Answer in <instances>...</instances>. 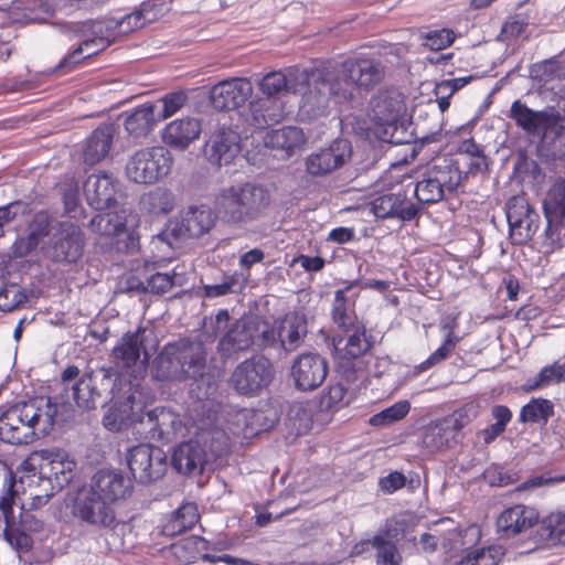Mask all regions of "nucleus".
Segmentation results:
<instances>
[{"label": "nucleus", "instance_id": "nucleus-1", "mask_svg": "<svg viewBox=\"0 0 565 565\" xmlns=\"http://www.w3.org/2000/svg\"><path fill=\"white\" fill-rule=\"evenodd\" d=\"M384 76V65L370 57L348 58L337 66H324L311 73L303 71L296 75V79L307 86L300 108L312 118L326 115L332 106L351 99L358 88L371 89Z\"/></svg>", "mask_w": 565, "mask_h": 565}, {"label": "nucleus", "instance_id": "nucleus-2", "mask_svg": "<svg viewBox=\"0 0 565 565\" xmlns=\"http://www.w3.org/2000/svg\"><path fill=\"white\" fill-rule=\"evenodd\" d=\"M71 420V402L65 394L35 397L21 402L0 415V440L10 445H28L57 428L67 430Z\"/></svg>", "mask_w": 565, "mask_h": 565}, {"label": "nucleus", "instance_id": "nucleus-3", "mask_svg": "<svg viewBox=\"0 0 565 565\" xmlns=\"http://www.w3.org/2000/svg\"><path fill=\"white\" fill-rule=\"evenodd\" d=\"M149 6L143 3L140 9L121 18H109L106 21L77 22L73 28V39H77V47L73 50V64L77 57H90L107 47L115 33L127 34L142 28L151 19Z\"/></svg>", "mask_w": 565, "mask_h": 565}, {"label": "nucleus", "instance_id": "nucleus-4", "mask_svg": "<svg viewBox=\"0 0 565 565\" xmlns=\"http://www.w3.org/2000/svg\"><path fill=\"white\" fill-rule=\"evenodd\" d=\"M207 351L201 340L179 339L168 343L153 362L159 381H185L203 377Z\"/></svg>", "mask_w": 565, "mask_h": 565}, {"label": "nucleus", "instance_id": "nucleus-5", "mask_svg": "<svg viewBox=\"0 0 565 565\" xmlns=\"http://www.w3.org/2000/svg\"><path fill=\"white\" fill-rule=\"evenodd\" d=\"M270 203L267 189L254 183L223 189L217 210L223 220L234 224H248L258 220Z\"/></svg>", "mask_w": 565, "mask_h": 565}, {"label": "nucleus", "instance_id": "nucleus-6", "mask_svg": "<svg viewBox=\"0 0 565 565\" xmlns=\"http://www.w3.org/2000/svg\"><path fill=\"white\" fill-rule=\"evenodd\" d=\"M15 483L10 481L8 491L0 498V511L3 512L6 541L19 552H28L33 545L31 532H39L43 527L42 520L26 509V503L14 489Z\"/></svg>", "mask_w": 565, "mask_h": 565}, {"label": "nucleus", "instance_id": "nucleus-7", "mask_svg": "<svg viewBox=\"0 0 565 565\" xmlns=\"http://www.w3.org/2000/svg\"><path fill=\"white\" fill-rule=\"evenodd\" d=\"M462 181L459 162L452 158H439L422 174L414 193L424 204L437 203L447 193H454Z\"/></svg>", "mask_w": 565, "mask_h": 565}, {"label": "nucleus", "instance_id": "nucleus-8", "mask_svg": "<svg viewBox=\"0 0 565 565\" xmlns=\"http://www.w3.org/2000/svg\"><path fill=\"white\" fill-rule=\"evenodd\" d=\"M40 456L44 461L41 465V473L47 479L52 491L61 492L64 490L63 503L55 508L54 515L60 521L68 522L71 518V459L66 449L51 447L42 449Z\"/></svg>", "mask_w": 565, "mask_h": 565}, {"label": "nucleus", "instance_id": "nucleus-9", "mask_svg": "<svg viewBox=\"0 0 565 565\" xmlns=\"http://www.w3.org/2000/svg\"><path fill=\"white\" fill-rule=\"evenodd\" d=\"M173 157L161 146L136 151L127 161L126 175L138 184H153L164 179L172 169Z\"/></svg>", "mask_w": 565, "mask_h": 565}, {"label": "nucleus", "instance_id": "nucleus-10", "mask_svg": "<svg viewBox=\"0 0 565 565\" xmlns=\"http://www.w3.org/2000/svg\"><path fill=\"white\" fill-rule=\"evenodd\" d=\"M273 376L274 369L269 360L253 356L234 369L230 384L241 395H253L268 386Z\"/></svg>", "mask_w": 565, "mask_h": 565}, {"label": "nucleus", "instance_id": "nucleus-11", "mask_svg": "<svg viewBox=\"0 0 565 565\" xmlns=\"http://www.w3.org/2000/svg\"><path fill=\"white\" fill-rule=\"evenodd\" d=\"M128 467L140 483H150L160 479L167 470L164 451L149 444L132 447L127 456Z\"/></svg>", "mask_w": 565, "mask_h": 565}, {"label": "nucleus", "instance_id": "nucleus-12", "mask_svg": "<svg viewBox=\"0 0 565 565\" xmlns=\"http://www.w3.org/2000/svg\"><path fill=\"white\" fill-rule=\"evenodd\" d=\"M351 156V142L348 139L337 138L306 158V171L312 177H326L341 169Z\"/></svg>", "mask_w": 565, "mask_h": 565}, {"label": "nucleus", "instance_id": "nucleus-13", "mask_svg": "<svg viewBox=\"0 0 565 565\" xmlns=\"http://www.w3.org/2000/svg\"><path fill=\"white\" fill-rule=\"evenodd\" d=\"M182 431L183 424L180 416L163 407L149 412L143 411L138 428L141 438L157 441H171Z\"/></svg>", "mask_w": 565, "mask_h": 565}, {"label": "nucleus", "instance_id": "nucleus-14", "mask_svg": "<svg viewBox=\"0 0 565 565\" xmlns=\"http://www.w3.org/2000/svg\"><path fill=\"white\" fill-rule=\"evenodd\" d=\"M214 225L212 210L206 205H191L180 217L169 222L164 235L178 241L200 237Z\"/></svg>", "mask_w": 565, "mask_h": 565}, {"label": "nucleus", "instance_id": "nucleus-15", "mask_svg": "<svg viewBox=\"0 0 565 565\" xmlns=\"http://www.w3.org/2000/svg\"><path fill=\"white\" fill-rule=\"evenodd\" d=\"M507 218L511 238L518 244L531 239L539 228L540 216L522 195H515L508 201Z\"/></svg>", "mask_w": 565, "mask_h": 565}, {"label": "nucleus", "instance_id": "nucleus-16", "mask_svg": "<svg viewBox=\"0 0 565 565\" xmlns=\"http://www.w3.org/2000/svg\"><path fill=\"white\" fill-rule=\"evenodd\" d=\"M253 334V317L239 318L232 322L216 347L221 359L237 360L242 353L254 350Z\"/></svg>", "mask_w": 565, "mask_h": 565}, {"label": "nucleus", "instance_id": "nucleus-17", "mask_svg": "<svg viewBox=\"0 0 565 565\" xmlns=\"http://www.w3.org/2000/svg\"><path fill=\"white\" fill-rule=\"evenodd\" d=\"M509 117L516 127L533 136L542 135L553 122L562 120L559 110L554 106L534 110L520 99L512 103Z\"/></svg>", "mask_w": 565, "mask_h": 565}, {"label": "nucleus", "instance_id": "nucleus-18", "mask_svg": "<svg viewBox=\"0 0 565 565\" xmlns=\"http://www.w3.org/2000/svg\"><path fill=\"white\" fill-rule=\"evenodd\" d=\"M370 106L376 130L406 118L407 106L405 96L397 89L377 92L372 97Z\"/></svg>", "mask_w": 565, "mask_h": 565}, {"label": "nucleus", "instance_id": "nucleus-19", "mask_svg": "<svg viewBox=\"0 0 565 565\" xmlns=\"http://www.w3.org/2000/svg\"><path fill=\"white\" fill-rule=\"evenodd\" d=\"M145 403L140 395L130 393L121 402H115L103 418L104 426L110 431H121L129 426L138 434L140 419L143 416Z\"/></svg>", "mask_w": 565, "mask_h": 565}, {"label": "nucleus", "instance_id": "nucleus-20", "mask_svg": "<svg viewBox=\"0 0 565 565\" xmlns=\"http://www.w3.org/2000/svg\"><path fill=\"white\" fill-rule=\"evenodd\" d=\"M328 375V363L318 353H302L291 365V376L300 391H312L319 387Z\"/></svg>", "mask_w": 565, "mask_h": 565}, {"label": "nucleus", "instance_id": "nucleus-21", "mask_svg": "<svg viewBox=\"0 0 565 565\" xmlns=\"http://www.w3.org/2000/svg\"><path fill=\"white\" fill-rule=\"evenodd\" d=\"M253 94V85L246 78L224 79L210 90V99L215 109L234 110L242 107Z\"/></svg>", "mask_w": 565, "mask_h": 565}, {"label": "nucleus", "instance_id": "nucleus-22", "mask_svg": "<svg viewBox=\"0 0 565 565\" xmlns=\"http://www.w3.org/2000/svg\"><path fill=\"white\" fill-rule=\"evenodd\" d=\"M113 207V211L96 214L89 221L88 225L92 232L102 237L118 238L126 236L132 239L130 227L135 216L131 211L124 206L119 207L117 204Z\"/></svg>", "mask_w": 565, "mask_h": 565}, {"label": "nucleus", "instance_id": "nucleus-23", "mask_svg": "<svg viewBox=\"0 0 565 565\" xmlns=\"http://www.w3.org/2000/svg\"><path fill=\"white\" fill-rule=\"evenodd\" d=\"M152 331L146 328H138L136 332L125 334L113 350V356L117 364L122 367L136 365L143 353L142 363L150 358L148 341L152 339Z\"/></svg>", "mask_w": 565, "mask_h": 565}, {"label": "nucleus", "instance_id": "nucleus-24", "mask_svg": "<svg viewBox=\"0 0 565 565\" xmlns=\"http://www.w3.org/2000/svg\"><path fill=\"white\" fill-rule=\"evenodd\" d=\"M77 515L93 525L111 527L116 523V516L110 502L93 494L90 490L83 489L77 493Z\"/></svg>", "mask_w": 565, "mask_h": 565}, {"label": "nucleus", "instance_id": "nucleus-25", "mask_svg": "<svg viewBox=\"0 0 565 565\" xmlns=\"http://www.w3.org/2000/svg\"><path fill=\"white\" fill-rule=\"evenodd\" d=\"M87 203L95 210L111 209L117 204L118 182L106 172L90 174L83 185Z\"/></svg>", "mask_w": 565, "mask_h": 565}, {"label": "nucleus", "instance_id": "nucleus-26", "mask_svg": "<svg viewBox=\"0 0 565 565\" xmlns=\"http://www.w3.org/2000/svg\"><path fill=\"white\" fill-rule=\"evenodd\" d=\"M88 490L111 503L126 499L131 493L132 483L121 471L99 470L94 475Z\"/></svg>", "mask_w": 565, "mask_h": 565}, {"label": "nucleus", "instance_id": "nucleus-27", "mask_svg": "<svg viewBox=\"0 0 565 565\" xmlns=\"http://www.w3.org/2000/svg\"><path fill=\"white\" fill-rule=\"evenodd\" d=\"M371 211L376 217L402 221L414 220L419 210L403 192L383 194L371 202Z\"/></svg>", "mask_w": 565, "mask_h": 565}, {"label": "nucleus", "instance_id": "nucleus-28", "mask_svg": "<svg viewBox=\"0 0 565 565\" xmlns=\"http://www.w3.org/2000/svg\"><path fill=\"white\" fill-rule=\"evenodd\" d=\"M171 462L173 468L182 475H200L209 463L206 449L195 437L174 449Z\"/></svg>", "mask_w": 565, "mask_h": 565}, {"label": "nucleus", "instance_id": "nucleus-29", "mask_svg": "<svg viewBox=\"0 0 565 565\" xmlns=\"http://www.w3.org/2000/svg\"><path fill=\"white\" fill-rule=\"evenodd\" d=\"M116 127L111 122L100 124L84 141L82 156L86 164L93 166L104 160L113 146Z\"/></svg>", "mask_w": 565, "mask_h": 565}, {"label": "nucleus", "instance_id": "nucleus-30", "mask_svg": "<svg viewBox=\"0 0 565 565\" xmlns=\"http://www.w3.org/2000/svg\"><path fill=\"white\" fill-rule=\"evenodd\" d=\"M53 226L55 222L51 221L46 212L35 213L26 227V235L19 237L12 246L14 256L20 258L28 256L51 231L53 232Z\"/></svg>", "mask_w": 565, "mask_h": 565}, {"label": "nucleus", "instance_id": "nucleus-31", "mask_svg": "<svg viewBox=\"0 0 565 565\" xmlns=\"http://www.w3.org/2000/svg\"><path fill=\"white\" fill-rule=\"evenodd\" d=\"M539 520L535 509L516 504L504 510L497 520L498 531L508 537L515 536L533 527Z\"/></svg>", "mask_w": 565, "mask_h": 565}, {"label": "nucleus", "instance_id": "nucleus-32", "mask_svg": "<svg viewBox=\"0 0 565 565\" xmlns=\"http://www.w3.org/2000/svg\"><path fill=\"white\" fill-rule=\"evenodd\" d=\"M157 108L152 103H145L122 115L125 131L131 139L143 140L150 135L158 122Z\"/></svg>", "mask_w": 565, "mask_h": 565}, {"label": "nucleus", "instance_id": "nucleus-33", "mask_svg": "<svg viewBox=\"0 0 565 565\" xmlns=\"http://www.w3.org/2000/svg\"><path fill=\"white\" fill-rule=\"evenodd\" d=\"M201 134V122L198 118L183 117L168 124L163 130L162 139L168 146L184 150Z\"/></svg>", "mask_w": 565, "mask_h": 565}, {"label": "nucleus", "instance_id": "nucleus-34", "mask_svg": "<svg viewBox=\"0 0 565 565\" xmlns=\"http://www.w3.org/2000/svg\"><path fill=\"white\" fill-rule=\"evenodd\" d=\"M277 329L281 334L282 358L297 350L307 335V319L298 312H289L282 319L276 320Z\"/></svg>", "mask_w": 565, "mask_h": 565}, {"label": "nucleus", "instance_id": "nucleus-35", "mask_svg": "<svg viewBox=\"0 0 565 565\" xmlns=\"http://www.w3.org/2000/svg\"><path fill=\"white\" fill-rule=\"evenodd\" d=\"M239 150L238 135L232 130H221L211 137L206 154L212 163L223 166L231 163Z\"/></svg>", "mask_w": 565, "mask_h": 565}, {"label": "nucleus", "instance_id": "nucleus-36", "mask_svg": "<svg viewBox=\"0 0 565 565\" xmlns=\"http://www.w3.org/2000/svg\"><path fill=\"white\" fill-rule=\"evenodd\" d=\"M364 553H375L377 565H399L402 562L396 545L382 535H375L372 540L362 541L354 545L352 555Z\"/></svg>", "mask_w": 565, "mask_h": 565}, {"label": "nucleus", "instance_id": "nucleus-37", "mask_svg": "<svg viewBox=\"0 0 565 565\" xmlns=\"http://www.w3.org/2000/svg\"><path fill=\"white\" fill-rule=\"evenodd\" d=\"M253 337H254V350L269 351L276 354L278 358H282L281 354V334L279 333L276 324L260 317H253Z\"/></svg>", "mask_w": 565, "mask_h": 565}, {"label": "nucleus", "instance_id": "nucleus-38", "mask_svg": "<svg viewBox=\"0 0 565 565\" xmlns=\"http://www.w3.org/2000/svg\"><path fill=\"white\" fill-rule=\"evenodd\" d=\"M344 337L333 338V347L340 358L355 359L366 353L371 347L365 337L364 327L354 323Z\"/></svg>", "mask_w": 565, "mask_h": 565}, {"label": "nucleus", "instance_id": "nucleus-39", "mask_svg": "<svg viewBox=\"0 0 565 565\" xmlns=\"http://www.w3.org/2000/svg\"><path fill=\"white\" fill-rule=\"evenodd\" d=\"M305 142V135L297 127H284L268 131L264 137L266 147L280 152L282 158L290 157Z\"/></svg>", "mask_w": 565, "mask_h": 565}, {"label": "nucleus", "instance_id": "nucleus-40", "mask_svg": "<svg viewBox=\"0 0 565 565\" xmlns=\"http://www.w3.org/2000/svg\"><path fill=\"white\" fill-rule=\"evenodd\" d=\"M455 435L456 431L451 423L447 422L445 418L425 428L422 437V446L430 454L440 451L449 447Z\"/></svg>", "mask_w": 565, "mask_h": 565}, {"label": "nucleus", "instance_id": "nucleus-41", "mask_svg": "<svg viewBox=\"0 0 565 565\" xmlns=\"http://www.w3.org/2000/svg\"><path fill=\"white\" fill-rule=\"evenodd\" d=\"M539 150L551 159H565V126L561 121L553 122L541 135Z\"/></svg>", "mask_w": 565, "mask_h": 565}, {"label": "nucleus", "instance_id": "nucleus-42", "mask_svg": "<svg viewBox=\"0 0 565 565\" xmlns=\"http://www.w3.org/2000/svg\"><path fill=\"white\" fill-rule=\"evenodd\" d=\"M71 252V223L55 221L46 255L54 262H68Z\"/></svg>", "mask_w": 565, "mask_h": 565}, {"label": "nucleus", "instance_id": "nucleus-43", "mask_svg": "<svg viewBox=\"0 0 565 565\" xmlns=\"http://www.w3.org/2000/svg\"><path fill=\"white\" fill-rule=\"evenodd\" d=\"M545 218L565 222V179H557L548 188L543 200Z\"/></svg>", "mask_w": 565, "mask_h": 565}, {"label": "nucleus", "instance_id": "nucleus-44", "mask_svg": "<svg viewBox=\"0 0 565 565\" xmlns=\"http://www.w3.org/2000/svg\"><path fill=\"white\" fill-rule=\"evenodd\" d=\"M199 521L198 508L194 503L180 507L163 525V534L174 536L192 529Z\"/></svg>", "mask_w": 565, "mask_h": 565}, {"label": "nucleus", "instance_id": "nucleus-45", "mask_svg": "<svg viewBox=\"0 0 565 565\" xmlns=\"http://www.w3.org/2000/svg\"><path fill=\"white\" fill-rule=\"evenodd\" d=\"M359 280L349 282L343 289L335 291L334 301L332 306V318L334 323L343 331H349L351 327H354L356 317L350 311L349 300L347 294L354 287L358 286Z\"/></svg>", "mask_w": 565, "mask_h": 565}, {"label": "nucleus", "instance_id": "nucleus-46", "mask_svg": "<svg viewBox=\"0 0 565 565\" xmlns=\"http://www.w3.org/2000/svg\"><path fill=\"white\" fill-rule=\"evenodd\" d=\"M142 204L153 214H169L174 210L175 195L166 188H156L142 198Z\"/></svg>", "mask_w": 565, "mask_h": 565}, {"label": "nucleus", "instance_id": "nucleus-47", "mask_svg": "<svg viewBox=\"0 0 565 565\" xmlns=\"http://www.w3.org/2000/svg\"><path fill=\"white\" fill-rule=\"evenodd\" d=\"M201 445L206 449L207 461L215 460L228 450V437L223 430H203L196 434Z\"/></svg>", "mask_w": 565, "mask_h": 565}, {"label": "nucleus", "instance_id": "nucleus-48", "mask_svg": "<svg viewBox=\"0 0 565 565\" xmlns=\"http://www.w3.org/2000/svg\"><path fill=\"white\" fill-rule=\"evenodd\" d=\"M73 398L78 407L83 409H92L96 407L100 393L93 385L92 375L83 376L75 385H73Z\"/></svg>", "mask_w": 565, "mask_h": 565}, {"label": "nucleus", "instance_id": "nucleus-49", "mask_svg": "<svg viewBox=\"0 0 565 565\" xmlns=\"http://www.w3.org/2000/svg\"><path fill=\"white\" fill-rule=\"evenodd\" d=\"M259 89L268 97L280 95L282 92H298L291 79L282 72L275 71L264 76L259 82Z\"/></svg>", "mask_w": 565, "mask_h": 565}, {"label": "nucleus", "instance_id": "nucleus-50", "mask_svg": "<svg viewBox=\"0 0 565 565\" xmlns=\"http://www.w3.org/2000/svg\"><path fill=\"white\" fill-rule=\"evenodd\" d=\"M411 411L408 401L403 399L396 402L394 405L383 409L382 412L373 415L369 423L372 426L384 427L397 423L406 417Z\"/></svg>", "mask_w": 565, "mask_h": 565}, {"label": "nucleus", "instance_id": "nucleus-51", "mask_svg": "<svg viewBox=\"0 0 565 565\" xmlns=\"http://www.w3.org/2000/svg\"><path fill=\"white\" fill-rule=\"evenodd\" d=\"M441 328L445 331L446 339L440 348H438L433 354L429 355L427 360L418 365L419 372L426 371L431 366L440 363L447 359L449 354L455 350L458 339L454 337V326L447 322L444 323Z\"/></svg>", "mask_w": 565, "mask_h": 565}, {"label": "nucleus", "instance_id": "nucleus-52", "mask_svg": "<svg viewBox=\"0 0 565 565\" xmlns=\"http://www.w3.org/2000/svg\"><path fill=\"white\" fill-rule=\"evenodd\" d=\"M441 328L445 331L446 339L440 348H438L433 354L429 355L427 360L418 365L419 372L426 371L431 366L440 363L447 359L449 354L455 350L458 339L454 337V326L447 322L444 323Z\"/></svg>", "mask_w": 565, "mask_h": 565}, {"label": "nucleus", "instance_id": "nucleus-53", "mask_svg": "<svg viewBox=\"0 0 565 565\" xmlns=\"http://www.w3.org/2000/svg\"><path fill=\"white\" fill-rule=\"evenodd\" d=\"M531 75L543 85L561 81L565 77V67L555 60L537 63L532 67Z\"/></svg>", "mask_w": 565, "mask_h": 565}, {"label": "nucleus", "instance_id": "nucleus-54", "mask_svg": "<svg viewBox=\"0 0 565 565\" xmlns=\"http://www.w3.org/2000/svg\"><path fill=\"white\" fill-rule=\"evenodd\" d=\"M553 415V405L546 399H537L523 406L520 420L523 423H546Z\"/></svg>", "mask_w": 565, "mask_h": 565}, {"label": "nucleus", "instance_id": "nucleus-55", "mask_svg": "<svg viewBox=\"0 0 565 565\" xmlns=\"http://www.w3.org/2000/svg\"><path fill=\"white\" fill-rule=\"evenodd\" d=\"M186 100L188 97L183 92L169 93L161 97L156 104L158 121L173 116L185 105Z\"/></svg>", "mask_w": 565, "mask_h": 565}, {"label": "nucleus", "instance_id": "nucleus-56", "mask_svg": "<svg viewBox=\"0 0 565 565\" xmlns=\"http://www.w3.org/2000/svg\"><path fill=\"white\" fill-rule=\"evenodd\" d=\"M537 533L543 541H561L565 534V514H551L539 525Z\"/></svg>", "mask_w": 565, "mask_h": 565}, {"label": "nucleus", "instance_id": "nucleus-57", "mask_svg": "<svg viewBox=\"0 0 565 565\" xmlns=\"http://www.w3.org/2000/svg\"><path fill=\"white\" fill-rule=\"evenodd\" d=\"M405 118L376 130L379 138L388 143L404 145L413 139V132L405 127Z\"/></svg>", "mask_w": 565, "mask_h": 565}, {"label": "nucleus", "instance_id": "nucleus-58", "mask_svg": "<svg viewBox=\"0 0 565 565\" xmlns=\"http://www.w3.org/2000/svg\"><path fill=\"white\" fill-rule=\"evenodd\" d=\"M504 554L503 546L494 544L469 552L460 564L466 561L468 563L476 562L484 563V565H498L503 559Z\"/></svg>", "mask_w": 565, "mask_h": 565}, {"label": "nucleus", "instance_id": "nucleus-59", "mask_svg": "<svg viewBox=\"0 0 565 565\" xmlns=\"http://www.w3.org/2000/svg\"><path fill=\"white\" fill-rule=\"evenodd\" d=\"M547 226L545 230V239L543 245L546 250L553 252L561 248L565 238V222H554L551 218H546Z\"/></svg>", "mask_w": 565, "mask_h": 565}, {"label": "nucleus", "instance_id": "nucleus-60", "mask_svg": "<svg viewBox=\"0 0 565 565\" xmlns=\"http://www.w3.org/2000/svg\"><path fill=\"white\" fill-rule=\"evenodd\" d=\"M479 414V405L470 402L465 404L461 408L457 409L450 418H446L447 422H450L455 431H459L466 425H468L471 420L477 418Z\"/></svg>", "mask_w": 565, "mask_h": 565}, {"label": "nucleus", "instance_id": "nucleus-61", "mask_svg": "<svg viewBox=\"0 0 565 565\" xmlns=\"http://www.w3.org/2000/svg\"><path fill=\"white\" fill-rule=\"evenodd\" d=\"M175 274L157 273L152 275L146 284V292L157 295L169 291L174 286Z\"/></svg>", "mask_w": 565, "mask_h": 565}, {"label": "nucleus", "instance_id": "nucleus-62", "mask_svg": "<svg viewBox=\"0 0 565 565\" xmlns=\"http://www.w3.org/2000/svg\"><path fill=\"white\" fill-rule=\"evenodd\" d=\"M15 285L0 286V308L4 311H11L17 308L24 299Z\"/></svg>", "mask_w": 565, "mask_h": 565}, {"label": "nucleus", "instance_id": "nucleus-63", "mask_svg": "<svg viewBox=\"0 0 565 565\" xmlns=\"http://www.w3.org/2000/svg\"><path fill=\"white\" fill-rule=\"evenodd\" d=\"M28 204L21 201H14L7 205L0 206V237L3 236V226L12 222L17 216L25 214Z\"/></svg>", "mask_w": 565, "mask_h": 565}, {"label": "nucleus", "instance_id": "nucleus-64", "mask_svg": "<svg viewBox=\"0 0 565 565\" xmlns=\"http://www.w3.org/2000/svg\"><path fill=\"white\" fill-rule=\"evenodd\" d=\"M426 39L431 50H443L455 41V34L451 30L443 29L429 33Z\"/></svg>", "mask_w": 565, "mask_h": 565}]
</instances>
